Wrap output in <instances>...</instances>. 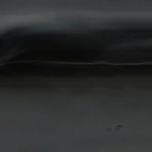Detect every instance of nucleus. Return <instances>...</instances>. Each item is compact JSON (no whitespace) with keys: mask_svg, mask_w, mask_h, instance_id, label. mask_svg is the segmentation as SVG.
Segmentation results:
<instances>
[{"mask_svg":"<svg viewBox=\"0 0 152 152\" xmlns=\"http://www.w3.org/2000/svg\"><path fill=\"white\" fill-rule=\"evenodd\" d=\"M26 1H27V0H26Z\"/></svg>","mask_w":152,"mask_h":152,"instance_id":"nucleus-11","label":"nucleus"},{"mask_svg":"<svg viewBox=\"0 0 152 152\" xmlns=\"http://www.w3.org/2000/svg\"><path fill=\"white\" fill-rule=\"evenodd\" d=\"M58 1V2H57V3H58V4H59V2H60V1Z\"/></svg>","mask_w":152,"mask_h":152,"instance_id":"nucleus-5","label":"nucleus"},{"mask_svg":"<svg viewBox=\"0 0 152 152\" xmlns=\"http://www.w3.org/2000/svg\"><path fill=\"white\" fill-rule=\"evenodd\" d=\"M55 4V61H57V1H53Z\"/></svg>","mask_w":152,"mask_h":152,"instance_id":"nucleus-1","label":"nucleus"},{"mask_svg":"<svg viewBox=\"0 0 152 152\" xmlns=\"http://www.w3.org/2000/svg\"><path fill=\"white\" fill-rule=\"evenodd\" d=\"M29 27L32 26L34 27H44L46 28H49L48 29V31H50V28H51L53 27V26L52 25L50 24H43L42 23L40 24H35L34 25H28Z\"/></svg>","mask_w":152,"mask_h":152,"instance_id":"nucleus-2","label":"nucleus"},{"mask_svg":"<svg viewBox=\"0 0 152 152\" xmlns=\"http://www.w3.org/2000/svg\"><path fill=\"white\" fill-rule=\"evenodd\" d=\"M57 126H58V124Z\"/></svg>","mask_w":152,"mask_h":152,"instance_id":"nucleus-9","label":"nucleus"},{"mask_svg":"<svg viewBox=\"0 0 152 152\" xmlns=\"http://www.w3.org/2000/svg\"><path fill=\"white\" fill-rule=\"evenodd\" d=\"M78 27H86V26L83 25H79L78 26Z\"/></svg>","mask_w":152,"mask_h":152,"instance_id":"nucleus-4","label":"nucleus"},{"mask_svg":"<svg viewBox=\"0 0 152 152\" xmlns=\"http://www.w3.org/2000/svg\"><path fill=\"white\" fill-rule=\"evenodd\" d=\"M11 1H12V0H11Z\"/></svg>","mask_w":152,"mask_h":152,"instance_id":"nucleus-10","label":"nucleus"},{"mask_svg":"<svg viewBox=\"0 0 152 152\" xmlns=\"http://www.w3.org/2000/svg\"><path fill=\"white\" fill-rule=\"evenodd\" d=\"M66 8H67V9H68L69 8V7H67Z\"/></svg>","mask_w":152,"mask_h":152,"instance_id":"nucleus-8","label":"nucleus"},{"mask_svg":"<svg viewBox=\"0 0 152 152\" xmlns=\"http://www.w3.org/2000/svg\"><path fill=\"white\" fill-rule=\"evenodd\" d=\"M71 25H72V24H71V23H69V26H71Z\"/></svg>","mask_w":152,"mask_h":152,"instance_id":"nucleus-7","label":"nucleus"},{"mask_svg":"<svg viewBox=\"0 0 152 152\" xmlns=\"http://www.w3.org/2000/svg\"><path fill=\"white\" fill-rule=\"evenodd\" d=\"M83 1H84V0H83Z\"/></svg>","mask_w":152,"mask_h":152,"instance_id":"nucleus-12","label":"nucleus"},{"mask_svg":"<svg viewBox=\"0 0 152 152\" xmlns=\"http://www.w3.org/2000/svg\"><path fill=\"white\" fill-rule=\"evenodd\" d=\"M58 95L59 91V38L58 37Z\"/></svg>","mask_w":152,"mask_h":152,"instance_id":"nucleus-3","label":"nucleus"},{"mask_svg":"<svg viewBox=\"0 0 152 152\" xmlns=\"http://www.w3.org/2000/svg\"><path fill=\"white\" fill-rule=\"evenodd\" d=\"M57 20H58V19H57Z\"/></svg>","mask_w":152,"mask_h":152,"instance_id":"nucleus-13","label":"nucleus"},{"mask_svg":"<svg viewBox=\"0 0 152 152\" xmlns=\"http://www.w3.org/2000/svg\"><path fill=\"white\" fill-rule=\"evenodd\" d=\"M62 29H63V30L64 31H66V29L64 28H63Z\"/></svg>","mask_w":152,"mask_h":152,"instance_id":"nucleus-6","label":"nucleus"}]
</instances>
